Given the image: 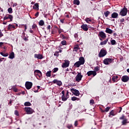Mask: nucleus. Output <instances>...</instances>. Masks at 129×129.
I'll return each instance as SVG.
<instances>
[{
	"label": "nucleus",
	"mask_w": 129,
	"mask_h": 129,
	"mask_svg": "<svg viewBox=\"0 0 129 129\" xmlns=\"http://www.w3.org/2000/svg\"><path fill=\"white\" fill-rule=\"evenodd\" d=\"M34 75L37 79H40L42 77V72L39 70L34 71Z\"/></svg>",
	"instance_id": "obj_1"
},
{
	"label": "nucleus",
	"mask_w": 129,
	"mask_h": 129,
	"mask_svg": "<svg viewBox=\"0 0 129 129\" xmlns=\"http://www.w3.org/2000/svg\"><path fill=\"white\" fill-rule=\"evenodd\" d=\"M82 77H83V75H81V73H78L75 77L76 81L77 82H80L82 80Z\"/></svg>",
	"instance_id": "obj_2"
},
{
	"label": "nucleus",
	"mask_w": 129,
	"mask_h": 129,
	"mask_svg": "<svg viewBox=\"0 0 129 129\" xmlns=\"http://www.w3.org/2000/svg\"><path fill=\"white\" fill-rule=\"evenodd\" d=\"M24 109L27 114H32L34 112V109L31 107H25Z\"/></svg>",
	"instance_id": "obj_3"
},
{
	"label": "nucleus",
	"mask_w": 129,
	"mask_h": 129,
	"mask_svg": "<svg viewBox=\"0 0 129 129\" xmlns=\"http://www.w3.org/2000/svg\"><path fill=\"white\" fill-rule=\"evenodd\" d=\"M106 54H107V52L106 51V50L104 49H102L99 53V57H100V58L104 57V56H105Z\"/></svg>",
	"instance_id": "obj_4"
},
{
	"label": "nucleus",
	"mask_w": 129,
	"mask_h": 129,
	"mask_svg": "<svg viewBox=\"0 0 129 129\" xmlns=\"http://www.w3.org/2000/svg\"><path fill=\"white\" fill-rule=\"evenodd\" d=\"M113 61V59L112 58H105L103 60V63L105 64V65H109L110 63H111Z\"/></svg>",
	"instance_id": "obj_5"
},
{
	"label": "nucleus",
	"mask_w": 129,
	"mask_h": 129,
	"mask_svg": "<svg viewBox=\"0 0 129 129\" xmlns=\"http://www.w3.org/2000/svg\"><path fill=\"white\" fill-rule=\"evenodd\" d=\"M71 92H72L73 95H75L76 96H79V95L80 94V92H79V91L75 89H71Z\"/></svg>",
	"instance_id": "obj_6"
},
{
	"label": "nucleus",
	"mask_w": 129,
	"mask_h": 129,
	"mask_svg": "<svg viewBox=\"0 0 129 129\" xmlns=\"http://www.w3.org/2000/svg\"><path fill=\"white\" fill-rule=\"evenodd\" d=\"M64 62H63L61 66L62 68H67V67H69V65H70V61L68 60H64Z\"/></svg>",
	"instance_id": "obj_7"
},
{
	"label": "nucleus",
	"mask_w": 129,
	"mask_h": 129,
	"mask_svg": "<svg viewBox=\"0 0 129 129\" xmlns=\"http://www.w3.org/2000/svg\"><path fill=\"white\" fill-rule=\"evenodd\" d=\"M32 86H33V83L31 82H26L25 83V87L26 89H28V90L31 89V88H32Z\"/></svg>",
	"instance_id": "obj_8"
},
{
	"label": "nucleus",
	"mask_w": 129,
	"mask_h": 129,
	"mask_svg": "<svg viewBox=\"0 0 129 129\" xmlns=\"http://www.w3.org/2000/svg\"><path fill=\"white\" fill-rule=\"evenodd\" d=\"M98 36L100 37L102 39H105L106 38V34L103 31H100L99 32Z\"/></svg>",
	"instance_id": "obj_9"
},
{
	"label": "nucleus",
	"mask_w": 129,
	"mask_h": 129,
	"mask_svg": "<svg viewBox=\"0 0 129 129\" xmlns=\"http://www.w3.org/2000/svg\"><path fill=\"white\" fill-rule=\"evenodd\" d=\"M126 14H127V9L126 8H123L120 12V15H121V16H122L123 17L124 16H126Z\"/></svg>",
	"instance_id": "obj_10"
},
{
	"label": "nucleus",
	"mask_w": 129,
	"mask_h": 129,
	"mask_svg": "<svg viewBox=\"0 0 129 129\" xmlns=\"http://www.w3.org/2000/svg\"><path fill=\"white\" fill-rule=\"evenodd\" d=\"M88 76H91V75H93V76H95L97 74L96 72L94 71H90L87 73Z\"/></svg>",
	"instance_id": "obj_11"
},
{
	"label": "nucleus",
	"mask_w": 129,
	"mask_h": 129,
	"mask_svg": "<svg viewBox=\"0 0 129 129\" xmlns=\"http://www.w3.org/2000/svg\"><path fill=\"white\" fill-rule=\"evenodd\" d=\"M52 83L57 85L58 86H61V85H62V82H61V81H58V80H54L52 81Z\"/></svg>",
	"instance_id": "obj_12"
},
{
	"label": "nucleus",
	"mask_w": 129,
	"mask_h": 129,
	"mask_svg": "<svg viewBox=\"0 0 129 129\" xmlns=\"http://www.w3.org/2000/svg\"><path fill=\"white\" fill-rule=\"evenodd\" d=\"M129 78L127 76H124L122 78V81L123 82H127L128 81Z\"/></svg>",
	"instance_id": "obj_13"
},
{
	"label": "nucleus",
	"mask_w": 129,
	"mask_h": 129,
	"mask_svg": "<svg viewBox=\"0 0 129 129\" xmlns=\"http://www.w3.org/2000/svg\"><path fill=\"white\" fill-rule=\"evenodd\" d=\"M118 17V14L116 12H114L111 14V18L112 19H117Z\"/></svg>",
	"instance_id": "obj_14"
},
{
	"label": "nucleus",
	"mask_w": 129,
	"mask_h": 129,
	"mask_svg": "<svg viewBox=\"0 0 129 129\" xmlns=\"http://www.w3.org/2000/svg\"><path fill=\"white\" fill-rule=\"evenodd\" d=\"M34 57L37 59H43V55L40 54H35Z\"/></svg>",
	"instance_id": "obj_15"
},
{
	"label": "nucleus",
	"mask_w": 129,
	"mask_h": 129,
	"mask_svg": "<svg viewBox=\"0 0 129 129\" xmlns=\"http://www.w3.org/2000/svg\"><path fill=\"white\" fill-rule=\"evenodd\" d=\"M82 29H83L84 31H88V27L87 24H83L81 26Z\"/></svg>",
	"instance_id": "obj_16"
},
{
	"label": "nucleus",
	"mask_w": 129,
	"mask_h": 129,
	"mask_svg": "<svg viewBox=\"0 0 129 129\" xmlns=\"http://www.w3.org/2000/svg\"><path fill=\"white\" fill-rule=\"evenodd\" d=\"M79 61L82 65H83V64L85 63V60L84 59V57H80Z\"/></svg>",
	"instance_id": "obj_17"
},
{
	"label": "nucleus",
	"mask_w": 129,
	"mask_h": 129,
	"mask_svg": "<svg viewBox=\"0 0 129 129\" xmlns=\"http://www.w3.org/2000/svg\"><path fill=\"white\" fill-rule=\"evenodd\" d=\"M105 32L107 33V34H112V33H113V31L109 28H106Z\"/></svg>",
	"instance_id": "obj_18"
},
{
	"label": "nucleus",
	"mask_w": 129,
	"mask_h": 129,
	"mask_svg": "<svg viewBox=\"0 0 129 129\" xmlns=\"http://www.w3.org/2000/svg\"><path fill=\"white\" fill-rule=\"evenodd\" d=\"M107 42H108V38H106L105 41L101 42L100 45H101V46H103V45H106Z\"/></svg>",
	"instance_id": "obj_19"
},
{
	"label": "nucleus",
	"mask_w": 129,
	"mask_h": 129,
	"mask_svg": "<svg viewBox=\"0 0 129 129\" xmlns=\"http://www.w3.org/2000/svg\"><path fill=\"white\" fill-rule=\"evenodd\" d=\"M9 59H14L15 58V53L14 52H12L9 56Z\"/></svg>",
	"instance_id": "obj_20"
},
{
	"label": "nucleus",
	"mask_w": 129,
	"mask_h": 129,
	"mask_svg": "<svg viewBox=\"0 0 129 129\" xmlns=\"http://www.w3.org/2000/svg\"><path fill=\"white\" fill-rule=\"evenodd\" d=\"M33 9H34V10H39V4L38 3H36L35 4H34V5L33 6Z\"/></svg>",
	"instance_id": "obj_21"
},
{
	"label": "nucleus",
	"mask_w": 129,
	"mask_h": 129,
	"mask_svg": "<svg viewBox=\"0 0 129 129\" xmlns=\"http://www.w3.org/2000/svg\"><path fill=\"white\" fill-rule=\"evenodd\" d=\"M75 67H80L81 65H82L79 61H77L75 64H74Z\"/></svg>",
	"instance_id": "obj_22"
},
{
	"label": "nucleus",
	"mask_w": 129,
	"mask_h": 129,
	"mask_svg": "<svg viewBox=\"0 0 129 129\" xmlns=\"http://www.w3.org/2000/svg\"><path fill=\"white\" fill-rule=\"evenodd\" d=\"M74 5H76L77 6H79L80 5V1L79 0H74Z\"/></svg>",
	"instance_id": "obj_23"
},
{
	"label": "nucleus",
	"mask_w": 129,
	"mask_h": 129,
	"mask_svg": "<svg viewBox=\"0 0 129 129\" xmlns=\"http://www.w3.org/2000/svg\"><path fill=\"white\" fill-rule=\"evenodd\" d=\"M127 123V119H124L122 121V125H126Z\"/></svg>",
	"instance_id": "obj_24"
},
{
	"label": "nucleus",
	"mask_w": 129,
	"mask_h": 129,
	"mask_svg": "<svg viewBox=\"0 0 129 129\" xmlns=\"http://www.w3.org/2000/svg\"><path fill=\"white\" fill-rule=\"evenodd\" d=\"M67 99H68V97H66L65 95L61 96V100H62V101H66Z\"/></svg>",
	"instance_id": "obj_25"
},
{
	"label": "nucleus",
	"mask_w": 129,
	"mask_h": 129,
	"mask_svg": "<svg viewBox=\"0 0 129 129\" xmlns=\"http://www.w3.org/2000/svg\"><path fill=\"white\" fill-rule=\"evenodd\" d=\"M16 27L12 25V24H9V26H8V29L9 30H12V29H15Z\"/></svg>",
	"instance_id": "obj_26"
},
{
	"label": "nucleus",
	"mask_w": 129,
	"mask_h": 129,
	"mask_svg": "<svg viewBox=\"0 0 129 129\" xmlns=\"http://www.w3.org/2000/svg\"><path fill=\"white\" fill-rule=\"evenodd\" d=\"M79 50V46L78 45H76L74 47V51H75L76 52H77Z\"/></svg>",
	"instance_id": "obj_27"
},
{
	"label": "nucleus",
	"mask_w": 129,
	"mask_h": 129,
	"mask_svg": "<svg viewBox=\"0 0 129 129\" xmlns=\"http://www.w3.org/2000/svg\"><path fill=\"white\" fill-rule=\"evenodd\" d=\"M111 115H112L113 116H114V115H115V114H114V112H113V110H112L109 112V117H111Z\"/></svg>",
	"instance_id": "obj_28"
},
{
	"label": "nucleus",
	"mask_w": 129,
	"mask_h": 129,
	"mask_svg": "<svg viewBox=\"0 0 129 129\" xmlns=\"http://www.w3.org/2000/svg\"><path fill=\"white\" fill-rule=\"evenodd\" d=\"M109 14H110V12L109 11H106L104 13V15L105 17H106V18H107V17H108Z\"/></svg>",
	"instance_id": "obj_29"
},
{
	"label": "nucleus",
	"mask_w": 129,
	"mask_h": 129,
	"mask_svg": "<svg viewBox=\"0 0 129 129\" xmlns=\"http://www.w3.org/2000/svg\"><path fill=\"white\" fill-rule=\"evenodd\" d=\"M1 55H2V56H3V57H8V56H9V53H4V52H0Z\"/></svg>",
	"instance_id": "obj_30"
},
{
	"label": "nucleus",
	"mask_w": 129,
	"mask_h": 129,
	"mask_svg": "<svg viewBox=\"0 0 129 129\" xmlns=\"http://www.w3.org/2000/svg\"><path fill=\"white\" fill-rule=\"evenodd\" d=\"M51 71L47 72V73H46V76L47 77H51Z\"/></svg>",
	"instance_id": "obj_31"
},
{
	"label": "nucleus",
	"mask_w": 129,
	"mask_h": 129,
	"mask_svg": "<svg viewBox=\"0 0 129 129\" xmlns=\"http://www.w3.org/2000/svg\"><path fill=\"white\" fill-rule=\"evenodd\" d=\"M24 105L25 106H31V105H32V104H31L30 102H26L24 103Z\"/></svg>",
	"instance_id": "obj_32"
},
{
	"label": "nucleus",
	"mask_w": 129,
	"mask_h": 129,
	"mask_svg": "<svg viewBox=\"0 0 129 129\" xmlns=\"http://www.w3.org/2000/svg\"><path fill=\"white\" fill-rule=\"evenodd\" d=\"M85 22H86V23H88V24H89V22H91V18H87L85 19Z\"/></svg>",
	"instance_id": "obj_33"
},
{
	"label": "nucleus",
	"mask_w": 129,
	"mask_h": 129,
	"mask_svg": "<svg viewBox=\"0 0 129 129\" xmlns=\"http://www.w3.org/2000/svg\"><path fill=\"white\" fill-rule=\"evenodd\" d=\"M44 24H45V22L43 20H40L39 22V26H44Z\"/></svg>",
	"instance_id": "obj_34"
},
{
	"label": "nucleus",
	"mask_w": 129,
	"mask_h": 129,
	"mask_svg": "<svg viewBox=\"0 0 129 129\" xmlns=\"http://www.w3.org/2000/svg\"><path fill=\"white\" fill-rule=\"evenodd\" d=\"M72 100L73 101H75V100L78 101V100H79V98H77L76 97H72Z\"/></svg>",
	"instance_id": "obj_35"
},
{
	"label": "nucleus",
	"mask_w": 129,
	"mask_h": 129,
	"mask_svg": "<svg viewBox=\"0 0 129 129\" xmlns=\"http://www.w3.org/2000/svg\"><path fill=\"white\" fill-rule=\"evenodd\" d=\"M112 81H113V82H117V81H118V79H116V78H115L114 76H113L112 78Z\"/></svg>",
	"instance_id": "obj_36"
},
{
	"label": "nucleus",
	"mask_w": 129,
	"mask_h": 129,
	"mask_svg": "<svg viewBox=\"0 0 129 129\" xmlns=\"http://www.w3.org/2000/svg\"><path fill=\"white\" fill-rule=\"evenodd\" d=\"M90 105H93V104H95L94 100L93 99L90 100Z\"/></svg>",
	"instance_id": "obj_37"
},
{
	"label": "nucleus",
	"mask_w": 129,
	"mask_h": 129,
	"mask_svg": "<svg viewBox=\"0 0 129 129\" xmlns=\"http://www.w3.org/2000/svg\"><path fill=\"white\" fill-rule=\"evenodd\" d=\"M12 88H13L14 92H18V89H17V88H16V87L15 86H13L12 87Z\"/></svg>",
	"instance_id": "obj_38"
},
{
	"label": "nucleus",
	"mask_w": 129,
	"mask_h": 129,
	"mask_svg": "<svg viewBox=\"0 0 129 129\" xmlns=\"http://www.w3.org/2000/svg\"><path fill=\"white\" fill-rule=\"evenodd\" d=\"M8 11V13L9 14H12L13 13V9H12V8H9Z\"/></svg>",
	"instance_id": "obj_39"
},
{
	"label": "nucleus",
	"mask_w": 129,
	"mask_h": 129,
	"mask_svg": "<svg viewBox=\"0 0 129 129\" xmlns=\"http://www.w3.org/2000/svg\"><path fill=\"white\" fill-rule=\"evenodd\" d=\"M67 43V42H66V40H62L61 42V45H62V46H65V45H66Z\"/></svg>",
	"instance_id": "obj_40"
},
{
	"label": "nucleus",
	"mask_w": 129,
	"mask_h": 129,
	"mask_svg": "<svg viewBox=\"0 0 129 129\" xmlns=\"http://www.w3.org/2000/svg\"><path fill=\"white\" fill-rule=\"evenodd\" d=\"M58 70H59V69H58V68H55L53 70V73H56V72H57V71H58Z\"/></svg>",
	"instance_id": "obj_41"
},
{
	"label": "nucleus",
	"mask_w": 129,
	"mask_h": 129,
	"mask_svg": "<svg viewBox=\"0 0 129 129\" xmlns=\"http://www.w3.org/2000/svg\"><path fill=\"white\" fill-rule=\"evenodd\" d=\"M110 109V107H107L105 109V112H108V111H109V110Z\"/></svg>",
	"instance_id": "obj_42"
},
{
	"label": "nucleus",
	"mask_w": 129,
	"mask_h": 129,
	"mask_svg": "<svg viewBox=\"0 0 129 129\" xmlns=\"http://www.w3.org/2000/svg\"><path fill=\"white\" fill-rule=\"evenodd\" d=\"M116 42L114 40H111V45H115Z\"/></svg>",
	"instance_id": "obj_43"
},
{
	"label": "nucleus",
	"mask_w": 129,
	"mask_h": 129,
	"mask_svg": "<svg viewBox=\"0 0 129 129\" xmlns=\"http://www.w3.org/2000/svg\"><path fill=\"white\" fill-rule=\"evenodd\" d=\"M8 19H10V20H11V21H13V16L11 15H9Z\"/></svg>",
	"instance_id": "obj_44"
},
{
	"label": "nucleus",
	"mask_w": 129,
	"mask_h": 129,
	"mask_svg": "<svg viewBox=\"0 0 129 129\" xmlns=\"http://www.w3.org/2000/svg\"><path fill=\"white\" fill-rule=\"evenodd\" d=\"M74 37L76 40H78V34L77 33L74 34Z\"/></svg>",
	"instance_id": "obj_45"
},
{
	"label": "nucleus",
	"mask_w": 129,
	"mask_h": 129,
	"mask_svg": "<svg viewBox=\"0 0 129 129\" xmlns=\"http://www.w3.org/2000/svg\"><path fill=\"white\" fill-rule=\"evenodd\" d=\"M94 71H95V72H97V71H98L99 70V67H96L94 68Z\"/></svg>",
	"instance_id": "obj_46"
},
{
	"label": "nucleus",
	"mask_w": 129,
	"mask_h": 129,
	"mask_svg": "<svg viewBox=\"0 0 129 129\" xmlns=\"http://www.w3.org/2000/svg\"><path fill=\"white\" fill-rule=\"evenodd\" d=\"M47 30H48L49 32H51V25H48L46 27Z\"/></svg>",
	"instance_id": "obj_47"
},
{
	"label": "nucleus",
	"mask_w": 129,
	"mask_h": 129,
	"mask_svg": "<svg viewBox=\"0 0 129 129\" xmlns=\"http://www.w3.org/2000/svg\"><path fill=\"white\" fill-rule=\"evenodd\" d=\"M14 113L15 115L19 116V111H18V110H15Z\"/></svg>",
	"instance_id": "obj_48"
},
{
	"label": "nucleus",
	"mask_w": 129,
	"mask_h": 129,
	"mask_svg": "<svg viewBox=\"0 0 129 129\" xmlns=\"http://www.w3.org/2000/svg\"><path fill=\"white\" fill-rule=\"evenodd\" d=\"M72 124H68L67 125V127H68V128H69V129H70V128H71V127H72Z\"/></svg>",
	"instance_id": "obj_49"
},
{
	"label": "nucleus",
	"mask_w": 129,
	"mask_h": 129,
	"mask_svg": "<svg viewBox=\"0 0 129 129\" xmlns=\"http://www.w3.org/2000/svg\"><path fill=\"white\" fill-rule=\"evenodd\" d=\"M22 26H24L25 27V29H24V32H26V31H27V24H23L22 25Z\"/></svg>",
	"instance_id": "obj_50"
},
{
	"label": "nucleus",
	"mask_w": 129,
	"mask_h": 129,
	"mask_svg": "<svg viewBox=\"0 0 129 129\" xmlns=\"http://www.w3.org/2000/svg\"><path fill=\"white\" fill-rule=\"evenodd\" d=\"M74 125H75V126H77V125H78V121H77V120L75 121Z\"/></svg>",
	"instance_id": "obj_51"
},
{
	"label": "nucleus",
	"mask_w": 129,
	"mask_h": 129,
	"mask_svg": "<svg viewBox=\"0 0 129 129\" xmlns=\"http://www.w3.org/2000/svg\"><path fill=\"white\" fill-rule=\"evenodd\" d=\"M54 55V56H56L57 57H58V56H59V52H55Z\"/></svg>",
	"instance_id": "obj_52"
},
{
	"label": "nucleus",
	"mask_w": 129,
	"mask_h": 129,
	"mask_svg": "<svg viewBox=\"0 0 129 129\" xmlns=\"http://www.w3.org/2000/svg\"><path fill=\"white\" fill-rule=\"evenodd\" d=\"M35 28H37V25H36V24H33V25L32 26V29H35Z\"/></svg>",
	"instance_id": "obj_53"
},
{
	"label": "nucleus",
	"mask_w": 129,
	"mask_h": 129,
	"mask_svg": "<svg viewBox=\"0 0 129 129\" xmlns=\"http://www.w3.org/2000/svg\"><path fill=\"white\" fill-rule=\"evenodd\" d=\"M23 40H24V41H25L26 42H27V41H29V39H28V37H24V38H23Z\"/></svg>",
	"instance_id": "obj_54"
},
{
	"label": "nucleus",
	"mask_w": 129,
	"mask_h": 129,
	"mask_svg": "<svg viewBox=\"0 0 129 129\" xmlns=\"http://www.w3.org/2000/svg\"><path fill=\"white\" fill-rule=\"evenodd\" d=\"M3 36H4V34L2 33V31L0 30V38H2Z\"/></svg>",
	"instance_id": "obj_55"
},
{
	"label": "nucleus",
	"mask_w": 129,
	"mask_h": 129,
	"mask_svg": "<svg viewBox=\"0 0 129 129\" xmlns=\"http://www.w3.org/2000/svg\"><path fill=\"white\" fill-rule=\"evenodd\" d=\"M120 23H123V22H124V19L123 18L121 19L120 20Z\"/></svg>",
	"instance_id": "obj_56"
},
{
	"label": "nucleus",
	"mask_w": 129,
	"mask_h": 129,
	"mask_svg": "<svg viewBox=\"0 0 129 129\" xmlns=\"http://www.w3.org/2000/svg\"><path fill=\"white\" fill-rule=\"evenodd\" d=\"M124 118V115H122L121 117L119 118V119H123Z\"/></svg>",
	"instance_id": "obj_57"
},
{
	"label": "nucleus",
	"mask_w": 129,
	"mask_h": 129,
	"mask_svg": "<svg viewBox=\"0 0 129 129\" xmlns=\"http://www.w3.org/2000/svg\"><path fill=\"white\" fill-rule=\"evenodd\" d=\"M8 19H9V16L8 15L7 16H5L4 18V20H8Z\"/></svg>",
	"instance_id": "obj_58"
},
{
	"label": "nucleus",
	"mask_w": 129,
	"mask_h": 129,
	"mask_svg": "<svg viewBox=\"0 0 129 129\" xmlns=\"http://www.w3.org/2000/svg\"><path fill=\"white\" fill-rule=\"evenodd\" d=\"M58 33L59 34H61V33H62V29H58Z\"/></svg>",
	"instance_id": "obj_59"
},
{
	"label": "nucleus",
	"mask_w": 129,
	"mask_h": 129,
	"mask_svg": "<svg viewBox=\"0 0 129 129\" xmlns=\"http://www.w3.org/2000/svg\"><path fill=\"white\" fill-rule=\"evenodd\" d=\"M35 17H38L39 16V12H37L35 15Z\"/></svg>",
	"instance_id": "obj_60"
},
{
	"label": "nucleus",
	"mask_w": 129,
	"mask_h": 129,
	"mask_svg": "<svg viewBox=\"0 0 129 129\" xmlns=\"http://www.w3.org/2000/svg\"><path fill=\"white\" fill-rule=\"evenodd\" d=\"M60 23H62V24H63L64 23V19H60Z\"/></svg>",
	"instance_id": "obj_61"
},
{
	"label": "nucleus",
	"mask_w": 129,
	"mask_h": 129,
	"mask_svg": "<svg viewBox=\"0 0 129 129\" xmlns=\"http://www.w3.org/2000/svg\"><path fill=\"white\" fill-rule=\"evenodd\" d=\"M61 94H62V95H65V92L64 91H62Z\"/></svg>",
	"instance_id": "obj_62"
},
{
	"label": "nucleus",
	"mask_w": 129,
	"mask_h": 129,
	"mask_svg": "<svg viewBox=\"0 0 129 129\" xmlns=\"http://www.w3.org/2000/svg\"><path fill=\"white\" fill-rule=\"evenodd\" d=\"M13 8H15V7H17V4L16 3H15L13 5Z\"/></svg>",
	"instance_id": "obj_63"
},
{
	"label": "nucleus",
	"mask_w": 129,
	"mask_h": 129,
	"mask_svg": "<svg viewBox=\"0 0 129 129\" xmlns=\"http://www.w3.org/2000/svg\"><path fill=\"white\" fill-rule=\"evenodd\" d=\"M69 93H68V92L67 93V94H66V97H69Z\"/></svg>",
	"instance_id": "obj_64"
}]
</instances>
